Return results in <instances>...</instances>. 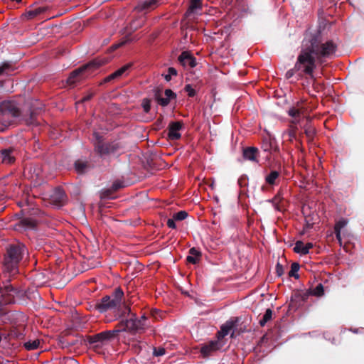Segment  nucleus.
<instances>
[{
	"label": "nucleus",
	"mask_w": 364,
	"mask_h": 364,
	"mask_svg": "<svg viewBox=\"0 0 364 364\" xmlns=\"http://www.w3.org/2000/svg\"><path fill=\"white\" fill-rule=\"evenodd\" d=\"M202 8L201 0H191L187 14L189 15L196 13L197 11L200 10Z\"/></svg>",
	"instance_id": "obj_24"
},
{
	"label": "nucleus",
	"mask_w": 364,
	"mask_h": 364,
	"mask_svg": "<svg viewBox=\"0 0 364 364\" xmlns=\"http://www.w3.org/2000/svg\"><path fill=\"white\" fill-rule=\"evenodd\" d=\"M272 316V311L270 309H267L262 316V318L259 320V325L264 326Z\"/></svg>",
	"instance_id": "obj_29"
},
{
	"label": "nucleus",
	"mask_w": 364,
	"mask_h": 364,
	"mask_svg": "<svg viewBox=\"0 0 364 364\" xmlns=\"http://www.w3.org/2000/svg\"><path fill=\"white\" fill-rule=\"evenodd\" d=\"M92 97V94H87L84 96L77 103L79 102H85L90 100Z\"/></svg>",
	"instance_id": "obj_43"
},
{
	"label": "nucleus",
	"mask_w": 364,
	"mask_h": 364,
	"mask_svg": "<svg viewBox=\"0 0 364 364\" xmlns=\"http://www.w3.org/2000/svg\"><path fill=\"white\" fill-rule=\"evenodd\" d=\"M158 0H141L138 4V9L140 11H149L154 9L159 5Z\"/></svg>",
	"instance_id": "obj_16"
},
{
	"label": "nucleus",
	"mask_w": 364,
	"mask_h": 364,
	"mask_svg": "<svg viewBox=\"0 0 364 364\" xmlns=\"http://www.w3.org/2000/svg\"><path fill=\"white\" fill-rule=\"evenodd\" d=\"M124 296V291L118 287L110 295L103 296L95 308L101 314L112 311L115 319L125 316L131 313V309L126 304Z\"/></svg>",
	"instance_id": "obj_2"
},
{
	"label": "nucleus",
	"mask_w": 364,
	"mask_h": 364,
	"mask_svg": "<svg viewBox=\"0 0 364 364\" xmlns=\"http://www.w3.org/2000/svg\"><path fill=\"white\" fill-rule=\"evenodd\" d=\"M9 337L8 334L3 333L0 331V343L2 341V340H6Z\"/></svg>",
	"instance_id": "obj_47"
},
{
	"label": "nucleus",
	"mask_w": 364,
	"mask_h": 364,
	"mask_svg": "<svg viewBox=\"0 0 364 364\" xmlns=\"http://www.w3.org/2000/svg\"><path fill=\"white\" fill-rule=\"evenodd\" d=\"M101 65V63L93 60L73 71L68 78V82L73 85L90 75L96 69Z\"/></svg>",
	"instance_id": "obj_8"
},
{
	"label": "nucleus",
	"mask_w": 364,
	"mask_h": 364,
	"mask_svg": "<svg viewBox=\"0 0 364 364\" xmlns=\"http://www.w3.org/2000/svg\"><path fill=\"white\" fill-rule=\"evenodd\" d=\"M21 116L17 104L11 101L0 103V132H4Z\"/></svg>",
	"instance_id": "obj_5"
},
{
	"label": "nucleus",
	"mask_w": 364,
	"mask_h": 364,
	"mask_svg": "<svg viewBox=\"0 0 364 364\" xmlns=\"http://www.w3.org/2000/svg\"><path fill=\"white\" fill-rule=\"evenodd\" d=\"M314 133V129L311 128L310 126L305 127V134L308 137H313Z\"/></svg>",
	"instance_id": "obj_40"
},
{
	"label": "nucleus",
	"mask_w": 364,
	"mask_h": 364,
	"mask_svg": "<svg viewBox=\"0 0 364 364\" xmlns=\"http://www.w3.org/2000/svg\"><path fill=\"white\" fill-rule=\"evenodd\" d=\"M274 206H275V208H276V209H277V210L279 209V208H278V205H274Z\"/></svg>",
	"instance_id": "obj_52"
},
{
	"label": "nucleus",
	"mask_w": 364,
	"mask_h": 364,
	"mask_svg": "<svg viewBox=\"0 0 364 364\" xmlns=\"http://www.w3.org/2000/svg\"><path fill=\"white\" fill-rule=\"evenodd\" d=\"M30 122L33 123V113L31 112L30 114Z\"/></svg>",
	"instance_id": "obj_49"
},
{
	"label": "nucleus",
	"mask_w": 364,
	"mask_h": 364,
	"mask_svg": "<svg viewBox=\"0 0 364 364\" xmlns=\"http://www.w3.org/2000/svg\"><path fill=\"white\" fill-rule=\"evenodd\" d=\"M289 137H290V138H294V137H295V136H296V135H295V132H293V131H290V132H289Z\"/></svg>",
	"instance_id": "obj_48"
},
{
	"label": "nucleus",
	"mask_w": 364,
	"mask_h": 364,
	"mask_svg": "<svg viewBox=\"0 0 364 364\" xmlns=\"http://www.w3.org/2000/svg\"><path fill=\"white\" fill-rule=\"evenodd\" d=\"M324 294L323 286L318 284L316 287L311 289V294L316 296H321Z\"/></svg>",
	"instance_id": "obj_31"
},
{
	"label": "nucleus",
	"mask_w": 364,
	"mask_h": 364,
	"mask_svg": "<svg viewBox=\"0 0 364 364\" xmlns=\"http://www.w3.org/2000/svg\"><path fill=\"white\" fill-rule=\"evenodd\" d=\"M183 124L181 121H172L168 127V137L171 141L178 140L181 137V130Z\"/></svg>",
	"instance_id": "obj_10"
},
{
	"label": "nucleus",
	"mask_w": 364,
	"mask_h": 364,
	"mask_svg": "<svg viewBox=\"0 0 364 364\" xmlns=\"http://www.w3.org/2000/svg\"><path fill=\"white\" fill-rule=\"evenodd\" d=\"M92 140L95 153L103 159L117 154L121 148L119 141L117 140L105 141L103 136L98 132L93 133Z\"/></svg>",
	"instance_id": "obj_4"
},
{
	"label": "nucleus",
	"mask_w": 364,
	"mask_h": 364,
	"mask_svg": "<svg viewBox=\"0 0 364 364\" xmlns=\"http://www.w3.org/2000/svg\"><path fill=\"white\" fill-rule=\"evenodd\" d=\"M221 347V343L218 339L213 340L201 346L200 353L203 357L206 358L210 356L213 353L220 350Z\"/></svg>",
	"instance_id": "obj_11"
},
{
	"label": "nucleus",
	"mask_w": 364,
	"mask_h": 364,
	"mask_svg": "<svg viewBox=\"0 0 364 364\" xmlns=\"http://www.w3.org/2000/svg\"><path fill=\"white\" fill-rule=\"evenodd\" d=\"M26 247L20 242L11 244L4 256L3 271L6 277L10 278L18 273L20 262L28 255Z\"/></svg>",
	"instance_id": "obj_3"
},
{
	"label": "nucleus",
	"mask_w": 364,
	"mask_h": 364,
	"mask_svg": "<svg viewBox=\"0 0 364 364\" xmlns=\"http://www.w3.org/2000/svg\"><path fill=\"white\" fill-rule=\"evenodd\" d=\"M164 94L166 97L169 99V101L176 97V95L171 89L165 90Z\"/></svg>",
	"instance_id": "obj_37"
},
{
	"label": "nucleus",
	"mask_w": 364,
	"mask_h": 364,
	"mask_svg": "<svg viewBox=\"0 0 364 364\" xmlns=\"http://www.w3.org/2000/svg\"><path fill=\"white\" fill-rule=\"evenodd\" d=\"M288 113H289V116L295 118L296 120L300 116V112L297 109H295V108L290 109L289 110Z\"/></svg>",
	"instance_id": "obj_36"
},
{
	"label": "nucleus",
	"mask_w": 364,
	"mask_h": 364,
	"mask_svg": "<svg viewBox=\"0 0 364 364\" xmlns=\"http://www.w3.org/2000/svg\"><path fill=\"white\" fill-rule=\"evenodd\" d=\"M313 223H310L309 220H306V224L304 225V231H306L308 230L309 229L313 227Z\"/></svg>",
	"instance_id": "obj_44"
},
{
	"label": "nucleus",
	"mask_w": 364,
	"mask_h": 364,
	"mask_svg": "<svg viewBox=\"0 0 364 364\" xmlns=\"http://www.w3.org/2000/svg\"><path fill=\"white\" fill-rule=\"evenodd\" d=\"M39 340L28 341L23 345L24 348L28 350H36L39 347Z\"/></svg>",
	"instance_id": "obj_27"
},
{
	"label": "nucleus",
	"mask_w": 364,
	"mask_h": 364,
	"mask_svg": "<svg viewBox=\"0 0 364 364\" xmlns=\"http://www.w3.org/2000/svg\"><path fill=\"white\" fill-rule=\"evenodd\" d=\"M120 325L121 328L119 330H121V331H129L134 333H141L149 326L145 315L138 318L135 314L132 315L129 319L122 321Z\"/></svg>",
	"instance_id": "obj_6"
},
{
	"label": "nucleus",
	"mask_w": 364,
	"mask_h": 364,
	"mask_svg": "<svg viewBox=\"0 0 364 364\" xmlns=\"http://www.w3.org/2000/svg\"><path fill=\"white\" fill-rule=\"evenodd\" d=\"M262 149L265 152L271 153L277 149L275 139L271 136H268L263 139Z\"/></svg>",
	"instance_id": "obj_17"
},
{
	"label": "nucleus",
	"mask_w": 364,
	"mask_h": 364,
	"mask_svg": "<svg viewBox=\"0 0 364 364\" xmlns=\"http://www.w3.org/2000/svg\"><path fill=\"white\" fill-rule=\"evenodd\" d=\"M313 247V244L311 242H308L306 244H304L301 241H297L295 243V246L294 247V250L296 253H299L301 255H306L309 253V250Z\"/></svg>",
	"instance_id": "obj_18"
},
{
	"label": "nucleus",
	"mask_w": 364,
	"mask_h": 364,
	"mask_svg": "<svg viewBox=\"0 0 364 364\" xmlns=\"http://www.w3.org/2000/svg\"><path fill=\"white\" fill-rule=\"evenodd\" d=\"M188 216L187 212L184 210L179 211L175 214H173V217L176 220H183Z\"/></svg>",
	"instance_id": "obj_34"
},
{
	"label": "nucleus",
	"mask_w": 364,
	"mask_h": 364,
	"mask_svg": "<svg viewBox=\"0 0 364 364\" xmlns=\"http://www.w3.org/2000/svg\"><path fill=\"white\" fill-rule=\"evenodd\" d=\"M7 68H8V66L6 64L2 66H0V75H3L6 72V70Z\"/></svg>",
	"instance_id": "obj_46"
},
{
	"label": "nucleus",
	"mask_w": 364,
	"mask_h": 364,
	"mask_svg": "<svg viewBox=\"0 0 364 364\" xmlns=\"http://www.w3.org/2000/svg\"><path fill=\"white\" fill-rule=\"evenodd\" d=\"M258 149L255 147H247L243 150V157L246 160L257 161Z\"/></svg>",
	"instance_id": "obj_20"
},
{
	"label": "nucleus",
	"mask_w": 364,
	"mask_h": 364,
	"mask_svg": "<svg viewBox=\"0 0 364 364\" xmlns=\"http://www.w3.org/2000/svg\"><path fill=\"white\" fill-rule=\"evenodd\" d=\"M336 49V46L332 41L321 43L319 31H306L294 67L286 73V78L290 79L297 73L299 77L306 75L313 79L316 60L322 63L323 58H331L335 53Z\"/></svg>",
	"instance_id": "obj_1"
},
{
	"label": "nucleus",
	"mask_w": 364,
	"mask_h": 364,
	"mask_svg": "<svg viewBox=\"0 0 364 364\" xmlns=\"http://www.w3.org/2000/svg\"><path fill=\"white\" fill-rule=\"evenodd\" d=\"M65 199V193L60 188H55L50 195V203L57 208L63 205Z\"/></svg>",
	"instance_id": "obj_13"
},
{
	"label": "nucleus",
	"mask_w": 364,
	"mask_h": 364,
	"mask_svg": "<svg viewBox=\"0 0 364 364\" xmlns=\"http://www.w3.org/2000/svg\"><path fill=\"white\" fill-rule=\"evenodd\" d=\"M189 254L190 255L187 257L186 260L189 263L193 264H197L200 261L202 255L201 252L196 247L191 248Z\"/></svg>",
	"instance_id": "obj_21"
},
{
	"label": "nucleus",
	"mask_w": 364,
	"mask_h": 364,
	"mask_svg": "<svg viewBox=\"0 0 364 364\" xmlns=\"http://www.w3.org/2000/svg\"><path fill=\"white\" fill-rule=\"evenodd\" d=\"M59 343H60V344L61 345V346H62L63 348H67V347H69V346H73V345H75V342H73V341H72V342L66 341L65 340V338H60V339L59 340Z\"/></svg>",
	"instance_id": "obj_38"
},
{
	"label": "nucleus",
	"mask_w": 364,
	"mask_h": 364,
	"mask_svg": "<svg viewBox=\"0 0 364 364\" xmlns=\"http://www.w3.org/2000/svg\"><path fill=\"white\" fill-rule=\"evenodd\" d=\"M299 264L296 262H294L291 265V269L289 272V276L294 277L295 279H299V275L298 274V272L299 270Z\"/></svg>",
	"instance_id": "obj_30"
},
{
	"label": "nucleus",
	"mask_w": 364,
	"mask_h": 364,
	"mask_svg": "<svg viewBox=\"0 0 364 364\" xmlns=\"http://www.w3.org/2000/svg\"><path fill=\"white\" fill-rule=\"evenodd\" d=\"M237 323V318L230 319L227 321L220 327V331H218V338H223L229 334L230 331L235 328Z\"/></svg>",
	"instance_id": "obj_15"
},
{
	"label": "nucleus",
	"mask_w": 364,
	"mask_h": 364,
	"mask_svg": "<svg viewBox=\"0 0 364 364\" xmlns=\"http://www.w3.org/2000/svg\"><path fill=\"white\" fill-rule=\"evenodd\" d=\"M119 332H121V330L119 329L105 331L89 336L87 341L93 348H100L107 344Z\"/></svg>",
	"instance_id": "obj_9"
},
{
	"label": "nucleus",
	"mask_w": 364,
	"mask_h": 364,
	"mask_svg": "<svg viewBox=\"0 0 364 364\" xmlns=\"http://www.w3.org/2000/svg\"><path fill=\"white\" fill-rule=\"evenodd\" d=\"M154 97H155V100L157 101L159 105H160L162 107L167 106L170 102L169 99H168L166 97H162L161 96L159 91L156 92Z\"/></svg>",
	"instance_id": "obj_28"
},
{
	"label": "nucleus",
	"mask_w": 364,
	"mask_h": 364,
	"mask_svg": "<svg viewBox=\"0 0 364 364\" xmlns=\"http://www.w3.org/2000/svg\"><path fill=\"white\" fill-rule=\"evenodd\" d=\"M279 176V173L277 171H272L265 177V181L267 184L273 186L276 183V181Z\"/></svg>",
	"instance_id": "obj_25"
},
{
	"label": "nucleus",
	"mask_w": 364,
	"mask_h": 364,
	"mask_svg": "<svg viewBox=\"0 0 364 364\" xmlns=\"http://www.w3.org/2000/svg\"><path fill=\"white\" fill-rule=\"evenodd\" d=\"M275 199L269 200V201L274 204Z\"/></svg>",
	"instance_id": "obj_50"
},
{
	"label": "nucleus",
	"mask_w": 364,
	"mask_h": 364,
	"mask_svg": "<svg viewBox=\"0 0 364 364\" xmlns=\"http://www.w3.org/2000/svg\"><path fill=\"white\" fill-rule=\"evenodd\" d=\"M141 107L144 112L148 114L151 110V100L148 98H144L141 102Z\"/></svg>",
	"instance_id": "obj_33"
},
{
	"label": "nucleus",
	"mask_w": 364,
	"mask_h": 364,
	"mask_svg": "<svg viewBox=\"0 0 364 364\" xmlns=\"http://www.w3.org/2000/svg\"><path fill=\"white\" fill-rule=\"evenodd\" d=\"M175 220H176L173 218V217L172 218L168 219V220H167V226L169 228L175 229L176 228V223H175Z\"/></svg>",
	"instance_id": "obj_42"
},
{
	"label": "nucleus",
	"mask_w": 364,
	"mask_h": 364,
	"mask_svg": "<svg viewBox=\"0 0 364 364\" xmlns=\"http://www.w3.org/2000/svg\"><path fill=\"white\" fill-rule=\"evenodd\" d=\"M15 159V150L13 149H6L0 151V161L2 164H11L14 162Z\"/></svg>",
	"instance_id": "obj_14"
},
{
	"label": "nucleus",
	"mask_w": 364,
	"mask_h": 364,
	"mask_svg": "<svg viewBox=\"0 0 364 364\" xmlns=\"http://www.w3.org/2000/svg\"><path fill=\"white\" fill-rule=\"evenodd\" d=\"M176 75H177L176 69H175L173 67H170L168 68L167 74L164 75V79L168 82L171 80L172 76H176Z\"/></svg>",
	"instance_id": "obj_32"
},
{
	"label": "nucleus",
	"mask_w": 364,
	"mask_h": 364,
	"mask_svg": "<svg viewBox=\"0 0 364 364\" xmlns=\"http://www.w3.org/2000/svg\"><path fill=\"white\" fill-rule=\"evenodd\" d=\"M122 187V185L120 183H119V182H115L112 185V188L114 191H117V190L121 188Z\"/></svg>",
	"instance_id": "obj_45"
},
{
	"label": "nucleus",
	"mask_w": 364,
	"mask_h": 364,
	"mask_svg": "<svg viewBox=\"0 0 364 364\" xmlns=\"http://www.w3.org/2000/svg\"><path fill=\"white\" fill-rule=\"evenodd\" d=\"M276 272L279 277L282 276L284 273V267L279 263H277L276 265Z\"/></svg>",
	"instance_id": "obj_41"
},
{
	"label": "nucleus",
	"mask_w": 364,
	"mask_h": 364,
	"mask_svg": "<svg viewBox=\"0 0 364 364\" xmlns=\"http://www.w3.org/2000/svg\"><path fill=\"white\" fill-rule=\"evenodd\" d=\"M24 292L10 284V279H6L3 282V286L0 285V306H4L15 302L16 297H22Z\"/></svg>",
	"instance_id": "obj_7"
},
{
	"label": "nucleus",
	"mask_w": 364,
	"mask_h": 364,
	"mask_svg": "<svg viewBox=\"0 0 364 364\" xmlns=\"http://www.w3.org/2000/svg\"><path fill=\"white\" fill-rule=\"evenodd\" d=\"M184 90L189 97H193L196 95V90L193 88L191 85H186L184 87Z\"/></svg>",
	"instance_id": "obj_35"
},
{
	"label": "nucleus",
	"mask_w": 364,
	"mask_h": 364,
	"mask_svg": "<svg viewBox=\"0 0 364 364\" xmlns=\"http://www.w3.org/2000/svg\"><path fill=\"white\" fill-rule=\"evenodd\" d=\"M131 66H132V64H130V63H128V64L122 66V68H120L119 69H118L117 70H116L115 72L112 73L111 75H108L105 78V81L109 82L110 80H112L113 79L118 78L124 75H126L127 73V71L130 69Z\"/></svg>",
	"instance_id": "obj_19"
},
{
	"label": "nucleus",
	"mask_w": 364,
	"mask_h": 364,
	"mask_svg": "<svg viewBox=\"0 0 364 364\" xmlns=\"http://www.w3.org/2000/svg\"><path fill=\"white\" fill-rule=\"evenodd\" d=\"M88 167V164L86 161L77 160L75 163V168L78 173H85Z\"/></svg>",
	"instance_id": "obj_26"
},
{
	"label": "nucleus",
	"mask_w": 364,
	"mask_h": 364,
	"mask_svg": "<svg viewBox=\"0 0 364 364\" xmlns=\"http://www.w3.org/2000/svg\"><path fill=\"white\" fill-rule=\"evenodd\" d=\"M166 353V350L164 348H154V355L155 356H161L163 355H164Z\"/></svg>",
	"instance_id": "obj_39"
},
{
	"label": "nucleus",
	"mask_w": 364,
	"mask_h": 364,
	"mask_svg": "<svg viewBox=\"0 0 364 364\" xmlns=\"http://www.w3.org/2000/svg\"><path fill=\"white\" fill-rule=\"evenodd\" d=\"M353 333H358V329L355 330H351Z\"/></svg>",
	"instance_id": "obj_51"
},
{
	"label": "nucleus",
	"mask_w": 364,
	"mask_h": 364,
	"mask_svg": "<svg viewBox=\"0 0 364 364\" xmlns=\"http://www.w3.org/2000/svg\"><path fill=\"white\" fill-rule=\"evenodd\" d=\"M48 7L46 6H38L31 8L26 13V16L28 18H33L48 10Z\"/></svg>",
	"instance_id": "obj_22"
},
{
	"label": "nucleus",
	"mask_w": 364,
	"mask_h": 364,
	"mask_svg": "<svg viewBox=\"0 0 364 364\" xmlns=\"http://www.w3.org/2000/svg\"><path fill=\"white\" fill-rule=\"evenodd\" d=\"M348 223L347 220L342 218L339 220L335 225L334 227V231L336 234V237L338 240V241L341 243V229L345 228Z\"/></svg>",
	"instance_id": "obj_23"
},
{
	"label": "nucleus",
	"mask_w": 364,
	"mask_h": 364,
	"mask_svg": "<svg viewBox=\"0 0 364 364\" xmlns=\"http://www.w3.org/2000/svg\"><path fill=\"white\" fill-rule=\"evenodd\" d=\"M180 64L185 68H193L196 65V58L187 51H183L178 57Z\"/></svg>",
	"instance_id": "obj_12"
}]
</instances>
